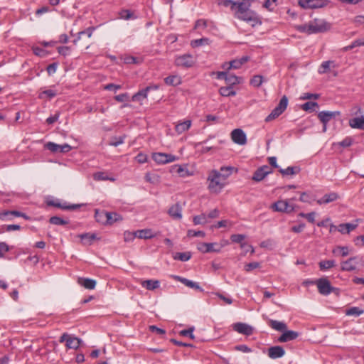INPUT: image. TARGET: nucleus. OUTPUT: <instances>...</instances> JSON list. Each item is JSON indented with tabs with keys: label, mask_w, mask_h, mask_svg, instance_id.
<instances>
[{
	"label": "nucleus",
	"mask_w": 364,
	"mask_h": 364,
	"mask_svg": "<svg viewBox=\"0 0 364 364\" xmlns=\"http://www.w3.org/2000/svg\"><path fill=\"white\" fill-rule=\"evenodd\" d=\"M340 114L338 111H321L318 114V118L322 124H328L332 119L339 116Z\"/></svg>",
	"instance_id": "dca6fc26"
},
{
	"label": "nucleus",
	"mask_w": 364,
	"mask_h": 364,
	"mask_svg": "<svg viewBox=\"0 0 364 364\" xmlns=\"http://www.w3.org/2000/svg\"><path fill=\"white\" fill-rule=\"evenodd\" d=\"M318 104L316 102H307L301 105V109L306 112H313L315 107H318Z\"/></svg>",
	"instance_id": "603ef678"
},
{
	"label": "nucleus",
	"mask_w": 364,
	"mask_h": 364,
	"mask_svg": "<svg viewBox=\"0 0 364 364\" xmlns=\"http://www.w3.org/2000/svg\"><path fill=\"white\" fill-rule=\"evenodd\" d=\"M172 277L175 280L181 282L182 284H183L184 285H186V287H188L189 288L194 289L201 291V292L203 291V289L197 282H193L186 278L181 277L177 276V275H173V276H172Z\"/></svg>",
	"instance_id": "a211bd4d"
},
{
	"label": "nucleus",
	"mask_w": 364,
	"mask_h": 364,
	"mask_svg": "<svg viewBox=\"0 0 364 364\" xmlns=\"http://www.w3.org/2000/svg\"><path fill=\"white\" fill-rule=\"evenodd\" d=\"M288 105V98L286 95H284L277 106L271 112V113L265 118V122H269L279 115H281L287 109Z\"/></svg>",
	"instance_id": "f03ea898"
},
{
	"label": "nucleus",
	"mask_w": 364,
	"mask_h": 364,
	"mask_svg": "<svg viewBox=\"0 0 364 364\" xmlns=\"http://www.w3.org/2000/svg\"><path fill=\"white\" fill-rule=\"evenodd\" d=\"M209 43H210L209 38H200V39L193 40L191 42V46L193 48H196V47H199V46H203V45H208Z\"/></svg>",
	"instance_id": "49530a36"
},
{
	"label": "nucleus",
	"mask_w": 364,
	"mask_h": 364,
	"mask_svg": "<svg viewBox=\"0 0 364 364\" xmlns=\"http://www.w3.org/2000/svg\"><path fill=\"white\" fill-rule=\"evenodd\" d=\"M336 67L334 61L327 60L323 61L318 68V72L319 74L327 73L330 71L331 66Z\"/></svg>",
	"instance_id": "f704fd0d"
},
{
	"label": "nucleus",
	"mask_w": 364,
	"mask_h": 364,
	"mask_svg": "<svg viewBox=\"0 0 364 364\" xmlns=\"http://www.w3.org/2000/svg\"><path fill=\"white\" fill-rule=\"evenodd\" d=\"M235 16L241 21H244L250 23L252 26L261 23L257 14L251 9L249 11L240 12L239 14H235Z\"/></svg>",
	"instance_id": "7ed1b4c3"
},
{
	"label": "nucleus",
	"mask_w": 364,
	"mask_h": 364,
	"mask_svg": "<svg viewBox=\"0 0 364 364\" xmlns=\"http://www.w3.org/2000/svg\"><path fill=\"white\" fill-rule=\"evenodd\" d=\"M349 125L353 129L364 130V118L354 117L349 120Z\"/></svg>",
	"instance_id": "7c9ffc66"
},
{
	"label": "nucleus",
	"mask_w": 364,
	"mask_h": 364,
	"mask_svg": "<svg viewBox=\"0 0 364 364\" xmlns=\"http://www.w3.org/2000/svg\"><path fill=\"white\" fill-rule=\"evenodd\" d=\"M251 0L248 1H242L241 2H237V5L235 9H237L235 14H239L240 12H243L246 11L250 10L251 6Z\"/></svg>",
	"instance_id": "72a5a7b5"
},
{
	"label": "nucleus",
	"mask_w": 364,
	"mask_h": 364,
	"mask_svg": "<svg viewBox=\"0 0 364 364\" xmlns=\"http://www.w3.org/2000/svg\"><path fill=\"white\" fill-rule=\"evenodd\" d=\"M221 174L217 170H213L208 175V189L211 193H218L224 187V184L220 181Z\"/></svg>",
	"instance_id": "f257e3e1"
},
{
	"label": "nucleus",
	"mask_w": 364,
	"mask_h": 364,
	"mask_svg": "<svg viewBox=\"0 0 364 364\" xmlns=\"http://www.w3.org/2000/svg\"><path fill=\"white\" fill-rule=\"evenodd\" d=\"M318 265L320 269L323 271L333 267L336 265V262L334 260H323L319 262Z\"/></svg>",
	"instance_id": "c03bdc74"
},
{
	"label": "nucleus",
	"mask_w": 364,
	"mask_h": 364,
	"mask_svg": "<svg viewBox=\"0 0 364 364\" xmlns=\"http://www.w3.org/2000/svg\"><path fill=\"white\" fill-rule=\"evenodd\" d=\"M45 202L48 206H53L62 210H76L81 206L79 204L68 205L66 203H61L59 199H55L52 197L46 198Z\"/></svg>",
	"instance_id": "39448f33"
},
{
	"label": "nucleus",
	"mask_w": 364,
	"mask_h": 364,
	"mask_svg": "<svg viewBox=\"0 0 364 364\" xmlns=\"http://www.w3.org/2000/svg\"><path fill=\"white\" fill-rule=\"evenodd\" d=\"M311 33H323L330 29L331 26L328 23L323 20L315 19L310 22Z\"/></svg>",
	"instance_id": "6e6552de"
},
{
	"label": "nucleus",
	"mask_w": 364,
	"mask_h": 364,
	"mask_svg": "<svg viewBox=\"0 0 364 364\" xmlns=\"http://www.w3.org/2000/svg\"><path fill=\"white\" fill-rule=\"evenodd\" d=\"M49 223L55 225H65L68 224V221L58 216H53L49 219Z\"/></svg>",
	"instance_id": "8fccbe9b"
},
{
	"label": "nucleus",
	"mask_w": 364,
	"mask_h": 364,
	"mask_svg": "<svg viewBox=\"0 0 364 364\" xmlns=\"http://www.w3.org/2000/svg\"><path fill=\"white\" fill-rule=\"evenodd\" d=\"M191 121L186 120L181 122H178L175 127V130L178 134H180L187 131L191 127Z\"/></svg>",
	"instance_id": "473e14b6"
},
{
	"label": "nucleus",
	"mask_w": 364,
	"mask_h": 364,
	"mask_svg": "<svg viewBox=\"0 0 364 364\" xmlns=\"http://www.w3.org/2000/svg\"><path fill=\"white\" fill-rule=\"evenodd\" d=\"M93 31H94V28H93V27H89V28H87L86 30H85V31H80V32L77 33V35H78L77 38V39H75V40H74V41H73V43H74L75 44H76V43H77V41L81 38V36H82V35H84V34H87V36H88V38H90V37L92 36V35Z\"/></svg>",
	"instance_id": "5fc2aeb1"
},
{
	"label": "nucleus",
	"mask_w": 364,
	"mask_h": 364,
	"mask_svg": "<svg viewBox=\"0 0 364 364\" xmlns=\"http://www.w3.org/2000/svg\"><path fill=\"white\" fill-rule=\"evenodd\" d=\"M46 147L53 153H67L71 150V146L68 144L63 145L57 144L54 142H48Z\"/></svg>",
	"instance_id": "4468645a"
},
{
	"label": "nucleus",
	"mask_w": 364,
	"mask_h": 364,
	"mask_svg": "<svg viewBox=\"0 0 364 364\" xmlns=\"http://www.w3.org/2000/svg\"><path fill=\"white\" fill-rule=\"evenodd\" d=\"M219 93L220 95L223 97H230L235 96L236 95V92L233 90L232 87L229 85L225 87H221L219 89Z\"/></svg>",
	"instance_id": "4c0bfd02"
},
{
	"label": "nucleus",
	"mask_w": 364,
	"mask_h": 364,
	"mask_svg": "<svg viewBox=\"0 0 364 364\" xmlns=\"http://www.w3.org/2000/svg\"><path fill=\"white\" fill-rule=\"evenodd\" d=\"M57 95V92L54 90H44L43 92H41L39 95H38V97L40 99H43L44 98L45 96H46L48 99H52L53 97H55Z\"/></svg>",
	"instance_id": "864d4df0"
},
{
	"label": "nucleus",
	"mask_w": 364,
	"mask_h": 364,
	"mask_svg": "<svg viewBox=\"0 0 364 364\" xmlns=\"http://www.w3.org/2000/svg\"><path fill=\"white\" fill-rule=\"evenodd\" d=\"M353 142V138L347 136L339 143V145L343 147H348L352 145Z\"/></svg>",
	"instance_id": "0e129e2a"
},
{
	"label": "nucleus",
	"mask_w": 364,
	"mask_h": 364,
	"mask_svg": "<svg viewBox=\"0 0 364 364\" xmlns=\"http://www.w3.org/2000/svg\"><path fill=\"white\" fill-rule=\"evenodd\" d=\"M9 251V247L6 242H0V258L2 257L4 254Z\"/></svg>",
	"instance_id": "338daca9"
},
{
	"label": "nucleus",
	"mask_w": 364,
	"mask_h": 364,
	"mask_svg": "<svg viewBox=\"0 0 364 364\" xmlns=\"http://www.w3.org/2000/svg\"><path fill=\"white\" fill-rule=\"evenodd\" d=\"M141 285L148 290L153 291L159 287L160 282L159 280L147 279L141 281Z\"/></svg>",
	"instance_id": "bb28decb"
},
{
	"label": "nucleus",
	"mask_w": 364,
	"mask_h": 364,
	"mask_svg": "<svg viewBox=\"0 0 364 364\" xmlns=\"http://www.w3.org/2000/svg\"><path fill=\"white\" fill-rule=\"evenodd\" d=\"M119 16H120L121 18L124 19V20L136 18V16H134V13L129 10H122L119 13Z\"/></svg>",
	"instance_id": "6e6d98bb"
},
{
	"label": "nucleus",
	"mask_w": 364,
	"mask_h": 364,
	"mask_svg": "<svg viewBox=\"0 0 364 364\" xmlns=\"http://www.w3.org/2000/svg\"><path fill=\"white\" fill-rule=\"evenodd\" d=\"M59 342H65V346L67 348L76 350L80 346L82 341L80 338L75 337L70 334L64 333L60 337Z\"/></svg>",
	"instance_id": "20e7f679"
},
{
	"label": "nucleus",
	"mask_w": 364,
	"mask_h": 364,
	"mask_svg": "<svg viewBox=\"0 0 364 364\" xmlns=\"http://www.w3.org/2000/svg\"><path fill=\"white\" fill-rule=\"evenodd\" d=\"M166 85L176 86L181 84V78L177 75H170L164 79Z\"/></svg>",
	"instance_id": "ea45409f"
},
{
	"label": "nucleus",
	"mask_w": 364,
	"mask_h": 364,
	"mask_svg": "<svg viewBox=\"0 0 364 364\" xmlns=\"http://www.w3.org/2000/svg\"><path fill=\"white\" fill-rule=\"evenodd\" d=\"M297 30L302 33H306L307 34L311 33V25L310 23L308 24L299 25L297 26Z\"/></svg>",
	"instance_id": "052dcab7"
},
{
	"label": "nucleus",
	"mask_w": 364,
	"mask_h": 364,
	"mask_svg": "<svg viewBox=\"0 0 364 364\" xmlns=\"http://www.w3.org/2000/svg\"><path fill=\"white\" fill-rule=\"evenodd\" d=\"M98 216L105 217L106 225H112L115 222L122 220V217L116 213H109L104 211L99 213L98 211H96L95 218L97 221H100V220L98 218Z\"/></svg>",
	"instance_id": "1a4fd4ad"
},
{
	"label": "nucleus",
	"mask_w": 364,
	"mask_h": 364,
	"mask_svg": "<svg viewBox=\"0 0 364 364\" xmlns=\"http://www.w3.org/2000/svg\"><path fill=\"white\" fill-rule=\"evenodd\" d=\"M326 0H299V5L304 9H318L326 6Z\"/></svg>",
	"instance_id": "9b49d317"
},
{
	"label": "nucleus",
	"mask_w": 364,
	"mask_h": 364,
	"mask_svg": "<svg viewBox=\"0 0 364 364\" xmlns=\"http://www.w3.org/2000/svg\"><path fill=\"white\" fill-rule=\"evenodd\" d=\"M249 60V57L243 56L240 59L233 60L229 63H225L223 65L224 69L230 70L231 68L238 69L240 68L244 63Z\"/></svg>",
	"instance_id": "f3484780"
},
{
	"label": "nucleus",
	"mask_w": 364,
	"mask_h": 364,
	"mask_svg": "<svg viewBox=\"0 0 364 364\" xmlns=\"http://www.w3.org/2000/svg\"><path fill=\"white\" fill-rule=\"evenodd\" d=\"M337 250L340 251V252L343 257H346L349 254L348 247H346V246H343V247L338 246L336 247V249L333 250V252L334 254H336Z\"/></svg>",
	"instance_id": "680f3d73"
},
{
	"label": "nucleus",
	"mask_w": 364,
	"mask_h": 364,
	"mask_svg": "<svg viewBox=\"0 0 364 364\" xmlns=\"http://www.w3.org/2000/svg\"><path fill=\"white\" fill-rule=\"evenodd\" d=\"M153 160L158 164H166L178 160V157L171 154L156 152L152 154Z\"/></svg>",
	"instance_id": "0eeeda50"
},
{
	"label": "nucleus",
	"mask_w": 364,
	"mask_h": 364,
	"mask_svg": "<svg viewBox=\"0 0 364 364\" xmlns=\"http://www.w3.org/2000/svg\"><path fill=\"white\" fill-rule=\"evenodd\" d=\"M271 173H272V168L267 165H264L255 171L252 179L255 181L259 182Z\"/></svg>",
	"instance_id": "f8f14e48"
},
{
	"label": "nucleus",
	"mask_w": 364,
	"mask_h": 364,
	"mask_svg": "<svg viewBox=\"0 0 364 364\" xmlns=\"http://www.w3.org/2000/svg\"><path fill=\"white\" fill-rule=\"evenodd\" d=\"M58 51L59 54H60L63 56H66V55H69L70 48L68 46H60L58 48Z\"/></svg>",
	"instance_id": "774afa93"
},
{
	"label": "nucleus",
	"mask_w": 364,
	"mask_h": 364,
	"mask_svg": "<svg viewBox=\"0 0 364 364\" xmlns=\"http://www.w3.org/2000/svg\"><path fill=\"white\" fill-rule=\"evenodd\" d=\"M269 326L277 331H284L287 330V325L284 322L276 321V320H269Z\"/></svg>",
	"instance_id": "c9c22d12"
},
{
	"label": "nucleus",
	"mask_w": 364,
	"mask_h": 364,
	"mask_svg": "<svg viewBox=\"0 0 364 364\" xmlns=\"http://www.w3.org/2000/svg\"><path fill=\"white\" fill-rule=\"evenodd\" d=\"M284 354L285 350L283 347L280 346H272L268 349V356L272 359L282 358L284 355Z\"/></svg>",
	"instance_id": "4be33fe9"
},
{
	"label": "nucleus",
	"mask_w": 364,
	"mask_h": 364,
	"mask_svg": "<svg viewBox=\"0 0 364 364\" xmlns=\"http://www.w3.org/2000/svg\"><path fill=\"white\" fill-rule=\"evenodd\" d=\"M196 63V59L191 54H183L176 58L175 64L178 67L191 68Z\"/></svg>",
	"instance_id": "9d476101"
},
{
	"label": "nucleus",
	"mask_w": 364,
	"mask_h": 364,
	"mask_svg": "<svg viewBox=\"0 0 364 364\" xmlns=\"http://www.w3.org/2000/svg\"><path fill=\"white\" fill-rule=\"evenodd\" d=\"M234 167L232 166H222L220 170V173L221 174V178L223 179L227 178L229 176L231 175Z\"/></svg>",
	"instance_id": "3c124183"
},
{
	"label": "nucleus",
	"mask_w": 364,
	"mask_h": 364,
	"mask_svg": "<svg viewBox=\"0 0 364 364\" xmlns=\"http://www.w3.org/2000/svg\"><path fill=\"white\" fill-rule=\"evenodd\" d=\"M357 257H352L348 259L341 262V269L342 271L352 272L357 269Z\"/></svg>",
	"instance_id": "412c9836"
},
{
	"label": "nucleus",
	"mask_w": 364,
	"mask_h": 364,
	"mask_svg": "<svg viewBox=\"0 0 364 364\" xmlns=\"http://www.w3.org/2000/svg\"><path fill=\"white\" fill-rule=\"evenodd\" d=\"M363 313H364V310L359 307H357V306L350 307V308L346 309V314L347 316H358L363 314Z\"/></svg>",
	"instance_id": "37998d69"
},
{
	"label": "nucleus",
	"mask_w": 364,
	"mask_h": 364,
	"mask_svg": "<svg viewBox=\"0 0 364 364\" xmlns=\"http://www.w3.org/2000/svg\"><path fill=\"white\" fill-rule=\"evenodd\" d=\"M77 283L87 289H93L96 286V281L90 278L79 277Z\"/></svg>",
	"instance_id": "393cba45"
},
{
	"label": "nucleus",
	"mask_w": 364,
	"mask_h": 364,
	"mask_svg": "<svg viewBox=\"0 0 364 364\" xmlns=\"http://www.w3.org/2000/svg\"><path fill=\"white\" fill-rule=\"evenodd\" d=\"M208 223L207 219V214L202 213L199 215H196L193 218V223L195 225H204Z\"/></svg>",
	"instance_id": "a18cd8bd"
},
{
	"label": "nucleus",
	"mask_w": 364,
	"mask_h": 364,
	"mask_svg": "<svg viewBox=\"0 0 364 364\" xmlns=\"http://www.w3.org/2000/svg\"><path fill=\"white\" fill-rule=\"evenodd\" d=\"M262 75H255L250 80V84L256 87H259L262 83Z\"/></svg>",
	"instance_id": "4d7b16f0"
},
{
	"label": "nucleus",
	"mask_w": 364,
	"mask_h": 364,
	"mask_svg": "<svg viewBox=\"0 0 364 364\" xmlns=\"http://www.w3.org/2000/svg\"><path fill=\"white\" fill-rule=\"evenodd\" d=\"M171 172L176 173L181 177L189 176V171L186 166L175 165L172 167Z\"/></svg>",
	"instance_id": "2f4dec72"
},
{
	"label": "nucleus",
	"mask_w": 364,
	"mask_h": 364,
	"mask_svg": "<svg viewBox=\"0 0 364 364\" xmlns=\"http://www.w3.org/2000/svg\"><path fill=\"white\" fill-rule=\"evenodd\" d=\"M173 257L176 260L186 262L191 259V253L190 252H176Z\"/></svg>",
	"instance_id": "79ce46f5"
},
{
	"label": "nucleus",
	"mask_w": 364,
	"mask_h": 364,
	"mask_svg": "<svg viewBox=\"0 0 364 364\" xmlns=\"http://www.w3.org/2000/svg\"><path fill=\"white\" fill-rule=\"evenodd\" d=\"M208 26L207 21L205 19H198L196 21L194 28L195 29H199V28H205Z\"/></svg>",
	"instance_id": "bf43d9fd"
},
{
	"label": "nucleus",
	"mask_w": 364,
	"mask_h": 364,
	"mask_svg": "<svg viewBox=\"0 0 364 364\" xmlns=\"http://www.w3.org/2000/svg\"><path fill=\"white\" fill-rule=\"evenodd\" d=\"M260 267V264L257 262H250L245 265V270L247 272H250L255 269H257Z\"/></svg>",
	"instance_id": "13d9d810"
},
{
	"label": "nucleus",
	"mask_w": 364,
	"mask_h": 364,
	"mask_svg": "<svg viewBox=\"0 0 364 364\" xmlns=\"http://www.w3.org/2000/svg\"><path fill=\"white\" fill-rule=\"evenodd\" d=\"M93 178L95 181H114L112 178H109L106 173L99 171L93 174Z\"/></svg>",
	"instance_id": "09e8293b"
},
{
	"label": "nucleus",
	"mask_w": 364,
	"mask_h": 364,
	"mask_svg": "<svg viewBox=\"0 0 364 364\" xmlns=\"http://www.w3.org/2000/svg\"><path fill=\"white\" fill-rule=\"evenodd\" d=\"M283 332L284 333L278 338V341L280 343L295 340L299 336V333L296 331L285 330Z\"/></svg>",
	"instance_id": "5701e85b"
},
{
	"label": "nucleus",
	"mask_w": 364,
	"mask_h": 364,
	"mask_svg": "<svg viewBox=\"0 0 364 364\" xmlns=\"http://www.w3.org/2000/svg\"><path fill=\"white\" fill-rule=\"evenodd\" d=\"M135 235L140 239H151L154 237L150 229H144L135 232Z\"/></svg>",
	"instance_id": "e433bc0d"
},
{
	"label": "nucleus",
	"mask_w": 364,
	"mask_h": 364,
	"mask_svg": "<svg viewBox=\"0 0 364 364\" xmlns=\"http://www.w3.org/2000/svg\"><path fill=\"white\" fill-rule=\"evenodd\" d=\"M279 171L283 175H294L300 171V168L298 166H288L287 168H279Z\"/></svg>",
	"instance_id": "58836bf2"
},
{
	"label": "nucleus",
	"mask_w": 364,
	"mask_h": 364,
	"mask_svg": "<svg viewBox=\"0 0 364 364\" xmlns=\"http://www.w3.org/2000/svg\"><path fill=\"white\" fill-rule=\"evenodd\" d=\"M205 235V232H203V231H196V230H189L188 231V236L190 237H204Z\"/></svg>",
	"instance_id": "e2e57ef3"
},
{
	"label": "nucleus",
	"mask_w": 364,
	"mask_h": 364,
	"mask_svg": "<svg viewBox=\"0 0 364 364\" xmlns=\"http://www.w3.org/2000/svg\"><path fill=\"white\" fill-rule=\"evenodd\" d=\"M193 330H194L193 327L189 328L188 329L182 330L180 332V335L183 336H189L191 338L193 339L194 338V336L193 334Z\"/></svg>",
	"instance_id": "69168bd1"
},
{
	"label": "nucleus",
	"mask_w": 364,
	"mask_h": 364,
	"mask_svg": "<svg viewBox=\"0 0 364 364\" xmlns=\"http://www.w3.org/2000/svg\"><path fill=\"white\" fill-rule=\"evenodd\" d=\"M272 209L277 212L291 213L294 210V207L287 200H278L272 205Z\"/></svg>",
	"instance_id": "ddd939ff"
},
{
	"label": "nucleus",
	"mask_w": 364,
	"mask_h": 364,
	"mask_svg": "<svg viewBox=\"0 0 364 364\" xmlns=\"http://www.w3.org/2000/svg\"><path fill=\"white\" fill-rule=\"evenodd\" d=\"M149 91L150 87H145L144 89L138 91L132 96V100L134 102H141L147 97V95Z\"/></svg>",
	"instance_id": "c756f323"
},
{
	"label": "nucleus",
	"mask_w": 364,
	"mask_h": 364,
	"mask_svg": "<svg viewBox=\"0 0 364 364\" xmlns=\"http://www.w3.org/2000/svg\"><path fill=\"white\" fill-rule=\"evenodd\" d=\"M339 198V196L336 192H331L325 194L323 197L317 200V203L319 205L327 204L333 202Z\"/></svg>",
	"instance_id": "b1692460"
},
{
	"label": "nucleus",
	"mask_w": 364,
	"mask_h": 364,
	"mask_svg": "<svg viewBox=\"0 0 364 364\" xmlns=\"http://www.w3.org/2000/svg\"><path fill=\"white\" fill-rule=\"evenodd\" d=\"M225 82L228 85L232 87L235 85L240 83V78L232 74H228L225 79Z\"/></svg>",
	"instance_id": "a19ab883"
},
{
	"label": "nucleus",
	"mask_w": 364,
	"mask_h": 364,
	"mask_svg": "<svg viewBox=\"0 0 364 364\" xmlns=\"http://www.w3.org/2000/svg\"><path fill=\"white\" fill-rule=\"evenodd\" d=\"M215 246H218L217 243H202L200 247H198V250L204 253L206 252H218L220 250V247L215 248Z\"/></svg>",
	"instance_id": "a878e982"
},
{
	"label": "nucleus",
	"mask_w": 364,
	"mask_h": 364,
	"mask_svg": "<svg viewBox=\"0 0 364 364\" xmlns=\"http://www.w3.org/2000/svg\"><path fill=\"white\" fill-rule=\"evenodd\" d=\"M316 282L318 291L322 295H328L336 289V288L331 285L330 282L326 277L316 279Z\"/></svg>",
	"instance_id": "423d86ee"
},
{
	"label": "nucleus",
	"mask_w": 364,
	"mask_h": 364,
	"mask_svg": "<svg viewBox=\"0 0 364 364\" xmlns=\"http://www.w3.org/2000/svg\"><path fill=\"white\" fill-rule=\"evenodd\" d=\"M181 211V205L176 203L169 208L168 214L174 219H181L182 218Z\"/></svg>",
	"instance_id": "cd10ccee"
},
{
	"label": "nucleus",
	"mask_w": 364,
	"mask_h": 364,
	"mask_svg": "<svg viewBox=\"0 0 364 364\" xmlns=\"http://www.w3.org/2000/svg\"><path fill=\"white\" fill-rule=\"evenodd\" d=\"M233 328L239 333L250 336L253 333V328L245 323H236L234 324Z\"/></svg>",
	"instance_id": "aec40b11"
},
{
	"label": "nucleus",
	"mask_w": 364,
	"mask_h": 364,
	"mask_svg": "<svg viewBox=\"0 0 364 364\" xmlns=\"http://www.w3.org/2000/svg\"><path fill=\"white\" fill-rule=\"evenodd\" d=\"M231 139L239 145H244L247 143L246 134L241 129H235L232 131Z\"/></svg>",
	"instance_id": "2eb2a0df"
},
{
	"label": "nucleus",
	"mask_w": 364,
	"mask_h": 364,
	"mask_svg": "<svg viewBox=\"0 0 364 364\" xmlns=\"http://www.w3.org/2000/svg\"><path fill=\"white\" fill-rule=\"evenodd\" d=\"M79 237L82 240V242L85 245H90L92 242L97 239V235L95 233H83L79 235Z\"/></svg>",
	"instance_id": "c85d7f7f"
},
{
	"label": "nucleus",
	"mask_w": 364,
	"mask_h": 364,
	"mask_svg": "<svg viewBox=\"0 0 364 364\" xmlns=\"http://www.w3.org/2000/svg\"><path fill=\"white\" fill-rule=\"evenodd\" d=\"M10 216H15V217H22L26 220H28L29 217L23 213L17 211V210H6L2 213H0V220H11L12 218H10Z\"/></svg>",
	"instance_id": "6ab92c4d"
},
{
	"label": "nucleus",
	"mask_w": 364,
	"mask_h": 364,
	"mask_svg": "<svg viewBox=\"0 0 364 364\" xmlns=\"http://www.w3.org/2000/svg\"><path fill=\"white\" fill-rule=\"evenodd\" d=\"M245 238V236L242 234H235V235H231V237H230L231 241L232 242H235V243H240L242 248H244L245 247V245H247L245 242H242V241L244 240Z\"/></svg>",
	"instance_id": "de8ad7c7"
}]
</instances>
